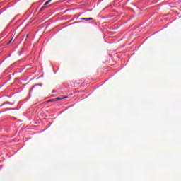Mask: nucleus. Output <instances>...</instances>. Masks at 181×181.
Instances as JSON below:
<instances>
[{
	"mask_svg": "<svg viewBox=\"0 0 181 181\" xmlns=\"http://www.w3.org/2000/svg\"><path fill=\"white\" fill-rule=\"evenodd\" d=\"M10 110H13V109H6L5 111H10Z\"/></svg>",
	"mask_w": 181,
	"mask_h": 181,
	"instance_id": "1a4fd4ad",
	"label": "nucleus"
},
{
	"mask_svg": "<svg viewBox=\"0 0 181 181\" xmlns=\"http://www.w3.org/2000/svg\"><path fill=\"white\" fill-rule=\"evenodd\" d=\"M5 104H10V103L9 102L4 103L3 104L1 105L0 107H4V105H5Z\"/></svg>",
	"mask_w": 181,
	"mask_h": 181,
	"instance_id": "39448f33",
	"label": "nucleus"
},
{
	"mask_svg": "<svg viewBox=\"0 0 181 181\" xmlns=\"http://www.w3.org/2000/svg\"><path fill=\"white\" fill-rule=\"evenodd\" d=\"M56 101H60L62 100H64V98H59V97H57L55 98Z\"/></svg>",
	"mask_w": 181,
	"mask_h": 181,
	"instance_id": "7ed1b4c3",
	"label": "nucleus"
},
{
	"mask_svg": "<svg viewBox=\"0 0 181 181\" xmlns=\"http://www.w3.org/2000/svg\"><path fill=\"white\" fill-rule=\"evenodd\" d=\"M11 42H12V39L8 42V45H9V43H11Z\"/></svg>",
	"mask_w": 181,
	"mask_h": 181,
	"instance_id": "9d476101",
	"label": "nucleus"
},
{
	"mask_svg": "<svg viewBox=\"0 0 181 181\" xmlns=\"http://www.w3.org/2000/svg\"><path fill=\"white\" fill-rule=\"evenodd\" d=\"M28 37H29V35L27 34V35H25V40H26Z\"/></svg>",
	"mask_w": 181,
	"mask_h": 181,
	"instance_id": "0eeeda50",
	"label": "nucleus"
},
{
	"mask_svg": "<svg viewBox=\"0 0 181 181\" xmlns=\"http://www.w3.org/2000/svg\"><path fill=\"white\" fill-rule=\"evenodd\" d=\"M45 8V6H42L40 9V11L42 12V10H44Z\"/></svg>",
	"mask_w": 181,
	"mask_h": 181,
	"instance_id": "423d86ee",
	"label": "nucleus"
},
{
	"mask_svg": "<svg viewBox=\"0 0 181 181\" xmlns=\"http://www.w3.org/2000/svg\"><path fill=\"white\" fill-rule=\"evenodd\" d=\"M63 98H67V96H64V97H63Z\"/></svg>",
	"mask_w": 181,
	"mask_h": 181,
	"instance_id": "9b49d317",
	"label": "nucleus"
},
{
	"mask_svg": "<svg viewBox=\"0 0 181 181\" xmlns=\"http://www.w3.org/2000/svg\"><path fill=\"white\" fill-rule=\"evenodd\" d=\"M50 2H52V0H48V1H47L44 4L45 6H46V5H49V4H50Z\"/></svg>",
	"mask_w": 181,
	"mask_h": 181,
	"instance_id": "20e7f679",
	"label": "nucleus"
},
{
	"mask_svg": "<svg viewBox=\"0 0 181 181\" xmlns=\"http://www.w3.org/2000/svg\"><path fill=\"white\" fill-rule=\"evenodd\" d=\"M42 84L38 83L34 85L30 89V93H32V91H34V93H40L43 88H42Z\"/></svg>",
	"mask_w": 181,
	"mask_h": 181,
	"instance_id": "f257e3e1",
	"label": "nucleus"
},
{
	"mask_svg": "<svg viewBox=\"0 0 181 181\" xmlns=\"http://www.w3.org/2000/svg\"><path fill=\"white\" fill-rule=\"evenodd\" d=\"M53 101H54V100H48V103H53Z\"/></svg>",
	"mask_w": 181,
	"mask_h": 181,
	"instance_id": "6e6552de",
	"label": "nucleus"
},
{
	"mask_svg": "<svg viewBox=\"0 0 181 181\" xmlns=\"http://www.w3.org/2000/svg\"><path fill=\"white\" fill-rule=\"evenodd\" d=\"M81 21H86V22H88V21H93V18H81Z\"/></svg>",
	"mask_w": 181,
	"mask_h": 181,
	"instance_id": "f03ea898",
	"label": "nucleus"
}]
</instances>
